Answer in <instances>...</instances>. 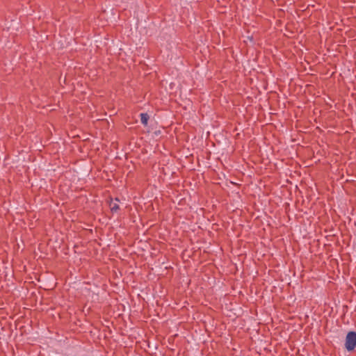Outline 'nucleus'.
Returning a JSON list of instances; mask_svg holds the SVG:
<instances>
[{
    "mask_svg": "<svg viewBox=\"0 0 356 356\" xmlns=\"http://www.w3.org/2000/svg\"><path fill=\"white\" fill-rule=\"evenodd\" d=\"M120 204L122 205L123 203L120 202V200H118V198H115L114 200H111L109 202V207H110L111 211L113 213L117 212L118 211V209H120Z\"/></svg>",
    "mask_w": 356,
    "mask_h": 356,
    "instance_id": "nucleus-2",
    "label": "nucleus"
},
{
    "mask_svg": "<svg viewBox=\"0 0 356 356\" xmlns=\"http://www.w3.org/2000/svg\"><path fill=\"white\" fill-rule=\"evenodd\" d=\"M148 119H149V116L147 113H141L140 114V120H141L142 124H143L144 125L147 124Z\"/></svg>",
    "mask_w": 356,
    "mask_h": 356,
    "instance_id": "nucleus-3",
    "label": "nucleus"
},
{
    "mask_svg": "<svg viewBox=\"0 0 356 356\" xmlns=\"http://www.w3.org/2000/svg\"><path fill=\"white\" fill-rule=\"evenodd\" d=\"M356 346V332L350 331L348 332L346 337L345 348L347 350L351 351Z\"/></svg>",
    "mask_w": 356,
    "mask_h": 356,
    "instance_id": "nucleus-1",
    "label": "nucleus"
}]
</instances>
